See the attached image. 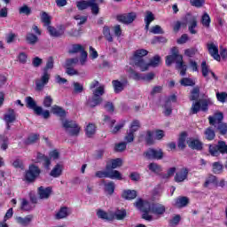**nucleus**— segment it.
<instances>
[{"label": "nucleus", "instance_id": "f257e3e1", "mask_svg": "<svg viewBox=\"0 0 227 227\" xmlns=\"http://www.w3.org/2000/svg\"><path fill=\"white\" fill-rule=\"evenodd\" d=\"M134 205L138 210L143 212L142 219H145V221H153V216L150 213L155 215H162L166 212V207L162 204H151L142 199H137Z\"/></svg>", "mask_w": 227, "mask_h": 227}, {"label": "nucleus", "instance_id": "f03ea898", "mask_svg": "<svg viewBox=\"0 0 227 227\" xmlns=\"http://www.w3.org/2000/svg\"><path fill=\"white\" fill-rule=\"evenodd\" d=\"M176 63V69L179 71L180 75L184 77L187 72V65L184 64V57L182 55H168L166 57L167 67H171Z\"/></svg>", "mask_w": 227, "mask_h": 227}, {"label": "nucleus", "instance_id": "7ed1b4c3", "mask_svg": "<svg viewBox=\"0 0 227 227\" xmlns=\"http://www.w3.org/2000/svg\"><path fill=\"white\" fill-rule=\"evenodd\" d=\"M148 55V51L145 49L137 50L134 52L133 63L135 67H137L141 72H146L148 70V65H146V61L144 57Z\"/></svg>", "mask_w": 227, "mask_h": 227}, {"label": "nucleus", "instance_id": "20e7f679", "mask_svg": "<svg viewBox=\"0 0 227 227\" xmlns=\"http://www.w3.org/2000/svg\"><path fill=\"white\" fill-rule=\"evenodd\" d=\"M25 101L27 104V107L28 109H32V111H34L35 114H36L37 116H43L44 120H48V118H51V112H49V110L43 111V108L42 106H37L36 101H35L33 98L27 97Z\"/></svg>", "mask_w": 227, "mask_h": 227}, {"label": "nucleus", "instance_id": "39448f33", "mask_svg": "<svg viewBox=\"0 0 227 227\" xmlns=\"http://www.w3.org/2000/svg\"><path fill=\"white\" fill-rule=\"evenodd\" d=\"M97 178H111V180H121V173L118 170H112L111 164H106V170L97 171L95 174Z\"/></svg>", "mask_w": 227, "mask_h": 227}, {"label": "nucleus", "instance_id": "423d86ee", "mask_svg": "<svg viewBox=\"0 0 227 227\" xmlns=\"http://www.w3.org/2000/svg\"><path fill=\"white\" fill-rule=\"evenodd\" d=\"M208 153L212 157H219V155L227 154V144L225 141L220 140L217 144L208 145Z\"/></svg>", "mask_w": 227, "mask_h": 227}, {"label": "nucleus", "instance_id": "0eeeda50", "mask_svg": "<svg viewBox=\"0 0 227 227\" xmlns=\"http://www.w3.org/2000/svg\"><path fill=\"white\" fill-rule=\"evenodd\" d=\"M76 6L78 10L81 11L90 8L93 15H98L99 8L98 4H97V0H81L76 2Z\"/></svg>", "mask_w": 227, "mask_h": 227}, {"label": "nucleus", "instance_id": "6e6552de", "mask_svg": "<svg viewBox=\"0 0 227 227\" xmlns=\"http://www.w3.org/2000/svg\"><path fill=\"white\" fill-rule=\"evenodd\" d=\"M144 157L147 160H162L164 159V152L160 148H149L144 152Z\"/></svg>", "mask_w": 227, "mask_h": 227}, {"label": "nucleus", "instance_id": "1a4fd4ad", "mask_svg": "<svg viewBox=\"0 0 227 227\" xmlns=\"http://www.w3.org/2000/svg\"><path fill=\"white\" fill-rule=\"evenodd\" d=\"M190 100L193 102L191 108L192 114H198L200 113V88L196 87L192 90Z\"/></svg>", "mask_w": 227, "mask_h": 227}, {"label": "nucleus", "instance_id": "9d476101", "mask_svg": "<svg viewBox=\"0 0 227 227\" xmlns=\"http://www.w3.org/2000/svg\"><path fill=\"white\" fill-rule=\"evenodd\" d=\"M62 127L66 129V131L68 132L70 136H79L80 128L77 125V122L68 120H61Z\"/></svg>", "mask_w": 227, "mask_h": 227}, {"label": "nucleus", "instance_id": "9b49d317", "mask_svg": "<svg viewBox=\"0 0 227 227\" xmlns=\"http://www.w3.org/2000/svg\"><path fill=\"white\" fill-rule=\"evenodd\" d=\"M40 176V168L35 165H31L25 173V180L27 182H35Z\"/></svg>", "mask_w": 227, "mask_h": 227}, {"label": "nucleus", "instance_id": "f8f14e48", "mask_svg": "<svg viewBox=\"0 0 227 227\" xmlns=\"http://www.w3.org/2000/svg\"><path fill=\"white\" fill-rule=\"evenodd\" d=\"M51 74L47 71H43L41 79L35 81V89L37 91H42L45 85L49 83Z\"/></svg>", "mask_w": 227, "mask_h": 227}, {"label": "nucleus", "instance_id": "ddd939ff", "mask_svg": "<svg viewBox=\"0 0 227 227\" xmlns=\"http://www.w3.org/2000/svg\"><path fill=\"white\" fill-rule=\"evenodd\" d=\"M114 91V93H121L123 90L129 86V80L127 78H123L121 81L120 80H114L112 82Z\"/></svg>", "mask_w": 227, "mask_h": 227}, {"label": "nucleus", "instance_id": "4468645a", "mask_svg": "<svg viewBox=\"0 0 227 227\" xmlns=\"http://www.w3.org/2000/svg\"><path fill=\"white\" fill-rule=\"evenodd\" d=\"M17 120V114H15L14 109H9L6 114L4 115V121L6 123V130H10L12 129V123H13Z\"/></svg>", "mask_w": 227, "mask_h": 227}, {"label": "nucleus", "instance_id": "2eb2a0df", "mask_svg": "<svg viewBox=\"0 0 227 227\" xmlns=\"http://www.w3.org/2000/svg\"><path fill=\"white\" fill-rule=\"evenodd\" d=\"M208 54L215 61H221V55H219V46L214 43H209L207 44Z\"/></svg>", "mask_w": 227, "mask_h": 227}, {"label": "nucleus", "instance_id": "dca6fc26", "mask_svg": "<svg viewBox=\"0 0 227 227\" xmlns=\"http://www.w3.org/2000/svg\"><path fill=\"white\" fill-rule=\"evenodd\" d=\"M223 120H224V114L223 112H216L214 115L208 117L209 125L213 127H217V125L223 123Z\"/></svg>", "mask_w": 227, "mask_h": 227}, {"label": "nucleus", "instance_id": "f3484780", "mask_svg": "<svg viewBox=\"0 0 227 227\" xmlns=\"http://www.w3.org/2000/svg\"><path fill=\"white\" fill-rule=\"evenodd\" d=\"M209 184H214L215 186L221 187L222 189L226 186V181L224 179H221L220 181H218L217 177L212 175L209 176L204 183V187H208Z\"/></svg>", "mask_w": 227, "mask_h": 227}, {"label": "nucleus", "instance_id": "a211bd4d", "mask_svg": "<svg viewBox=\"0 0 227 227\" xmlns=\"http://www.w3.org/2000/svg\"><path fill=\"white\" fill-rule=\"evenodd\" d=\"M136 17H137L136 12H129L127 14L118 15L117 20L122 24H132L133 20H136Z\"/></svg>", "mask_w": 227, "mask_h": 227}, {"label": "nucleus", "instance_id": "6ab92c4d", "mask_svg": "<svg viewBox=\"0 0 227 227\" xmlns=\"http://www.w3.org/2000/svg\"><path fill=\"white\" fill-rule=\"evenodd\" d=\"M171 102H176V95L169 96L165 101V105L163 106V109H164L163 113L165 116H170V114L173 113V107L171 106Z\"/></svg>", "mask_w": 227, "mask_h": 227}, {"label": "nucleus", "instance_id": "aec40b11", "mask_svg": "<svg viewBox=\"0 0 227 227\" xmlns=\"http://www.w3.org/2000/svg\"><path fill=\"white\" fill-rule=\"evenodd\" d=\"M37 193H38L40 200H49V198H51V194H52V187L40 186L37 189Z\"/></svg>", "mask_w": 227, "mask_h": 227}, {"label": "nucleus", "instance_id": "412c9836", "mask_svg": "<svg viewBox=\"0 0 227 227\" xmlns=\"http://www.w3.org/2000/svg\"><path fill=\"white\" fill-rule=\"evenodd\" d=\"M186 22L187 24H189V31L192 35H196V31L194 30L195 27H197L198 26V20H196V17L191 15V14H188L186 16Z\"/></svg>", "mask_w": 227, "mask_h": 227}, {"label": "nucleus", "instance_id": "4be33fe9", "mask_svg": "<svg viewBox=\"0 0 227 227\" xmlns=\"http://www.w3.org/2000/svg\"><path fill=\"white\" fill-rule=\"evenodd\" d=\"M16 223L20 224V226L27 227L31 224V222L33 221V215H27L25 217L22 216H17Z\"/></svg>", "mask_w": 227, "mask_h": 227}, {"label": "nucleus", "instance_id": "5701e85b", "mask_svg": "<svg viewBox=\"0 0 227 227\" xmlns=\"http://www.w3.org/2000/svg\"><path fill=\"white\" fill-rule=\"evenodd\" d=\"M208 106H212V99L210 98L200 99V111L208 113Z\"/></svg>", "mask_w": 227, "mask_h": 227}, {"label": "nucleus", "instance_id": "b1692460", "mask_svg": "<svg viewBox=\"0 0 227 227\" xmlns=\"http://www.w3.org/2000/svg\"><path fill=\"white\" fill-rule=\"evenodd\" d=\"M201 68V74L202 77L206 79V81H208L210 78L208 77V74H211L212 70L210 69V65L207 64V61H202L200 65Z\"/></svg>", "mask_w": 227, "mask_h": 227}, {"label": "nucleus", "instance_id": "393cba45", "mask_svg": "<svg viewBox=\"0 0 227 227\" xmlns=\"http://www.w3.org/2000/svg\"><path fill=\"white\" fill-rule=\"evenodd\" d=\"M47 31L49 32L51 36H54L55 38L62 36V35L65 34V30L63 28L56 29L51 25L47 27Z\"/></svg>", "mask_w": 227, "mask_h": 227}, {"label": "nucleus", "instance_id": "a878e982", "mask_svg": "<svg viewBox=\"0 0 227 227\" xmlns=\"http://www.w3.org/2000/svg\"><path fill=\"white\" fill-rule=\"evenodd\" d=\"M98 219H103L104 221H114V216L112 215V213H107L102 209H98L97 212Z\"/></svg>", "mask_w": 227, "mask_h": 227}, {"label": "nucleus", "instance_id": "bb28decb", "mask_svg": "<svg viewBox=\"0 0 227 227\" xmlns=\"http://www.w3.org/2000/svg\"><path fill=\"white\" fill-rule=\"evenodd\" d=\"M104 99L100 96H92L91 99H89L87 104L89 107H97V106H100Z\"/></svg>", "mask_w": 227, "mask_h": 227}, {"label": "nucleus", "instance_id": "cd10ccee", "mask_svg": "<svg viewBox=\"0 0 227 227\" xmlns=\"http://www.w3.org/2000/svg\"><path fill=\"white\" fill-rule=\"evenodd\" d=\"M112 215L114 216V219H116L117 221H123V219L127 217V210L124 208L116 209L112 213Z\"/></svg>", "mask_w": 227, "mask_h": 227}, {"label": "nucleus", "instance_id": "c85d7f7f", "mask_svg": "<svg viewBox=\"0 0 227 227\" xmlns=\"http://www.w3.org/2000/svg\"><path fill=\"white\" fill-rule=\"evenodd\" d=\"M121 196L124 200H136L137 198V192L135 190H124Z\"/></svg>", "mask_w": 227, "mask_h": 227}, {"label": "nucleus", "instance_id": "c756f323", "mask_svg": "<svg viewBox=\"0 0 227 227\" xmlns=\"http://www.w3.org/2000/svg\"><path fill=\"white\" fill-rule=\"evenodd\" d=\"M155 20V16L153 13L150 11H146L145 17V31H148L150 29V24Z\"/></svg>", "mask_w": 227, "mask_h": 227}, {"label": "nucleus", "instance_id": "7c9ffc66", "mask_svg": "<svg viewBox=\"0 0 227 227\" xmlns=\"http://www.w3.org/2000/svg\"><path fill=\"white\" fill-rule=\"evenodd\" d=\"M187 175H189V170L187 168H182L180 172H177L175 176L176 182H184L187 178Z\"/></svg>", "mask_w": 227, "mask_h": 227}, {"label": "nucleus", "instance_id": "2f4dec72", "mask_svg": "<svg viewBox=\"0 0 227 227\" xmlns=\"http://www.w3.org/2000/svg\"><path fill=\"white\" fill-rule=\"evenodd\" d=\"M187 205H189V198L178 197L176 199L175 207L177 208H183V207H187Z\"/></svg>", "mask_w": 227, "mask_h": 227}, {"label": "nucleus", "instance_id": "473e14b6", "mask_svg": "<svg viewBox=\"0 0 227 227\" xmlns=\"http://www.w3.org/2000/svg\"><path fill=\"white\" fill-rule=\"evenodd\" d=\"M51 113L57 116H59V118H65V116H67V111L56 105L51 107Z\"/></svg>", "mask_w": 227, "mask_h": 227}, {"label": "nucleus", "instance_id": "72a5a7b5", "mask_svg": "<svg viewBox=\"0 0 227 227\" xmlns=\"http://www.w3.org/2000/svg\"><path fill=\"white\" fill-rule=\"evenodd\" d=\"M37 160H38V162H43L44 168H46V169H49V167L51 166V159L49 157L44 156L41 153H38Z\"/></svg>", "mask_w": 227, "mask_h": 227}, {"label": "nucleus", "instance_id": "f704fd0d", "mask_svg": "<svg viewBox=\"0 0 227 227\" xmlns=\"http://www.w3.org/2000/svg\"><path fill=\"white\" fill-rule=\"evenodd\" d=\"M200 22L203 26V27H206L208 29L210 27V22H212V20L210 19V15L208 13L204 12L203 15L201 16Z\"/></svg>", "mask_w": 227, "mask_h": 227}, {"label": "nucleus", "instance_id": "c9c22d12", "mask_svg": "<svg viewBox=\"0 0 227 227\" xmlns=\"http://www.w3.org/2000/svg\"><path fill=\"white\" fill-rule=\"evenodd\" d=\"M61 173H63V168L61 167V165L57 164L51 171L50 175L51 176H52L53 178H58L59 176H61Z\"/></svg>", "mask_w": 227, "mask_h": 227}, {"label": "nucleus", "instance_id": "e433bc0d", "mask_svg": "<svg viewBox=\"0 0 227 227\" xmlns=\"http://www.w3.org/2000/svg\"><path fill=\"white\" fill-rule=\"evenodd\" d=\"M204 135L207 141H214L215 139V130L212 127L206 129Z\"/></svg>", "mask_w": 227, "mask_h": 227}, {"label": "nucleus", "instance_id": "4c0bfd02", "mask_svg": "<svg viewBox=\"0 0 227 227\" xmlns=\"http://www.w3.org/2000/svg\"><path fill=\"white\" fill-rule=\"evenodd\" d=\"M215 132H218L220 136H226L227 134V123L222 122L220 124H217L215 127Z\"/></svg>", "mask_w": 227, "mask_h": 227}, {"label": "nucleus", "instance_id": "58836bf2", "mask_svg": "<svg viewBox=\"0 0 227 227\" xmlns=\"http://www.w3.org/2000/svg\"><path fill=\"white\" fill-rule=\"evenodd\" d=\"M160 64V56L156 55L153 59H151L149 63H146L147 65V70L150 68V67H153V68H156Z\"/></svg>", "mask_w": 227, "mask_h": 227}, {"label": "nucleus", "instance_id": "ea45409f", "mask_svg": "<svg viewBox=\"0 0 227 227\" xmlns=\"http://www.w3.org/2000/svg\"><path fill=\"white\" fill-rule=\"evenodd\" d=\"M87 137H93L95 136V132H97V127L95 124L90 123L85 129Z\"/></svg>", "mask_w": 227, "mask_h": 227}, {"label": "nucleus", "instance_id": "a19ab883", "mask_svg": "<svg viewBox=\"0 0 227 227\" xmlns=\"http://www.w3.org/2000/svg\"><path fill=\"white\" fill-rule=\"evenodd\" d=\"M106 164H110V169L112 171H114V169H116V168H121L123 161H121V159L117 158L115 160H111V162L106 163Z\"/></svg>", "mask_w": 227, "mask_h": 227}, {"label": "nucleus", "instance_id": "79ce46f5", "mask_svg": "<svg viewBox=\"0 0 227 227\" xmlns=\"http://www.w3.org/2000/svg\"><path fill=\"white\" fill-rule=\"evenodd\" d=\"M55 217L56 219H65V217H68V207H61L55 215Z\"/></svg>", "mask_w": 227, "mask_h": 227}, {"label": "nucleus", "instance_id": "37998d69", "mask_svg": "<svg viewBox=\"0 0 227 227\" xmlns=\"http://www.w3.org/2000/svg\"><path fill=\"white\" fill-rule=\"evenodd\" d=\"M148 169L152 173L159 174L162 171V167L155 162H152L148 165Z\"/></svg>", "mask_w": 227, "mask_h": 227}, {"label": "nucleus", "instance_id": "c03bdc74", "mask_svg": "<svg viewBox=\"0 0 227 227\" xmlns=\"http://www.w3.org/2000/svg\"><path fill=\"white\" fill-rule=\"evenodd\" d=\"M213 173H215V175H221V173H223V163H221V161H215L213 163Z\"/></svg>", "mask_w": 227, "mask_h": 227}, {"label": "nucleus", "instance_id": "a18cd8bd", "mask_svg": "<svg viewBox=\"0 0 227 227\" xmlns=\"http://www.w3.org/2000/svg\"><path fill=\"white\" fill-rule=\"evenodd\" d=\"M20 209L23 210V212H29L30 210H33V207L31 206L29 201H27V200L22 199Z\"/></svg>", "mask_w": 227, "mask_h": 227}, {"label": "nucleus", "instance_id": "49530a36", "mask_svg": "<svg viewBox=\"0 0 227 227\" xmlns=\"http://www.w3.org/2000/svg\"><path fill=\"white\" fill-rule=\"evenodd\" d=\"M187 145L192 150H200V140L198 139L190 138L187 140Z\"/></svg>", "mask_w": 227, "mask_h": 227}, {"label": "nucleus", "instance_id": "de8ad7c7", "mask_svg": "<svg viewBox=\"0 0 227 227\" xmlns=\"http://www.w3.org/2000/svg\"><path fill=\"white\" fill-rule=\"evenodd\" d=\"M185 139H187V133H181L178 140V148H180V150H184L185 148Z\"/></svg>", "mask_w": 227, "mask_h": 227}, {"label": "nucleus", "instance_id": "09e8293b", "mask_svg": "<svg viewBox=\"0 0 227 227\" xmlns=\"http://www.w3.org/2000/svg\"><path fill=\"white\" fill-rule=\"evenodd\" d=\"M54 68V58L49 57L46 61V66L43 68V72H49Z\"/></svg>", "mask_w": 227, "mask_h": 227}, {"label": "nucleus", "instance_id": "8fccbe9b", "mask_svg": "<svg viewBox=\"0 0 227 227\" xmlns=\"http://www.w3.org/2000/svg\"><path fill=\"white\" fill-rule=\"evenodd\" d=\"M27 42L30 45H35L38 42V36H36L33 33H27Z\"/></svg>", "mask_w": 227, "mask_h": 227}, {"label": "nucleus", "instance_id": "3c124183", "mask_svg": "<svg viewBox=\"0 0 227 227\" xmlns=\"http://www.w3.org/2000/svg\"><path fill=\"white\" fill-rule=\"evenodd\" d=\"M106 93V86L100 85L92 91V95L95 97H102Z\"/></svg>", "mask_w": 227, "mask_h": 227}, {"label": "nucleus", "instance_id": "603ef678", "mask_svg": "<svg viewBox=\"0 0 227 227\" xmlns=\"http://www.w3.org/2000/svg\"><path fill=\"white\" fill-rule=\"evenodd\" d=\"M82 51H85L82 45L74 44L72 46V50L69 51V54H77V52H81V54H82Z\"/></svg>", "mask_w": 227, "mask_h": 227}, {"label": "nucleus", "instance_id": "864d4df0", "mask_svg": "<svg viewBox=\"0 0 227 227\" xmlns=\"http://www.w3.org/2000/svg\"><path fill=\"white\" fill-rule=\"evenodd\" d=\"M103 35L107 42H114L113 35H111V29L109 27H103Z\"/></svg>", "mask_w": 227, "mask_h": 227}, {"label": "nucleus", "instance_id": "5fc2aeb1", "mask_svg": "<svg viewBox=\"0 0 227 227\" xmlns=\"http://www.w3.org/2000/svg\"><path fill=\"white\" fill-rule=\"evenodd\" d=\"M51 16H49L47 12L42 13L41 20L43 23H44V26H46V27H49V26H51Z\"/></svg>", "mask_w": 227, "mask_h": 227}, {"label": "nucleus", "instance_id": "6e6d98bb", "mask_svg": "<svg viewBox=\"0 0 227 227\" xmlns=\"http://www.w3.org/2000/svg\"><path fill=\"white\" fill-rule=\"evenodd\" d=\"M140 127H141V124L139 123V121L135 120L132 121L129 130L130 132H133L134 134L135 132H137V130H139Z\"/></svg>", "mask_w": 227, "mask_h": 227}, {"label": "nucleus", "instance_id": "4d7b16f0", "mask_svg": "<svg viewBox=\"0 0 227 227\" xmlns=\"http://www.w3.org/2000/svg\"><path fill=\"white\" fill-rule=\"evenodd\" d=\"M176 172V168L173 167L168 168L166 174H161L160 176L163 179H168L169 178V176H173V175H175Z\"/></svg>", "mask_w": 227, "mask_h": 227}, {"label": "nucleus", "instance_id": "13d9d810", "mask_svg": "<svg viewBox=\"0 0 227 227\" xmlns=\"http://www.w3.org/2000/svg\"><path fill=\"white\" fill-rule=\"evenodd\" d=\"M181 86H194L196 84L191 78H183L180 81Z\"/></svg>", "mask_w": 227, "mask_h": 227}, {"label": "nucleus", "instance_id": "bf43d9fd", "mask_svg": "<svg viewBox=\"0 0 227 227\" xmlns=\"http://www.w3.org/2000/svg\"><path fill=\"white\" fill-rule=\"evenodd\" d=\"M105 191L109 194H113L114 192V184L113 182L105 184Z\"/></svg>", "mask_w": 227, "mask_h": 227}, {"label": "nucleus", "instance_id": "052dcab7", "mask_svg": "<svg viewBox=\"0 0 227 227\" xmlns=\"http://www.w3.org/2000/svg\"><path fill=\"white\" fill-rule=\"evenodd\" d=\"M182 221V217L180 215H176L172 219L169 221L170 226H178V223Z\"/></svg>", "mask_w": 227, "mask_h": 227}, {"label": "nucleus", "instance_id": "680f3d73", "mask_svg": "<svg viewBox=\"0 0 227 227\" xmlns=\"http://www.w3.org/2000/svg\"><path fill=\"white\" fill-rule=\"evenodd\" d=\"M13 168L24 169V163L22 162V160L17 158L12 161Z\"/></svg>", "mask_w": 227, "mask_h": 227}, {"label": "nucleus", "instance_id": "e2e57ef3", "mask_svg": "<svg viewBox=\"0 0 227 227\" xmlns=\"http://www.w3.org/2000/svg\"><path fill=\"white\" fill-rule=\"evenodd\" d=\"M82 33V29L79 28H73L68 32L69 36H74L75 38H77L78 36H80Z\"/></svg>", "mask_w": 227, "mask_h": 227}, {"label": "nucleus", "instance_id": "0e129e2a", "mask_svg": "<svg viewBox=\"0 0 227 227\" xmlns=\"http://www.w3.org/2000/svg\"><path fill=\"white\" fill-rule=\"evenodd\" d=\"M216 98H217L218 102H222V104H224V102H226L227 93L226 92H217Z\"/></svg>", "mask_w": 227, "mask_h": 227}, {"label": "nucleus", "instance_id": "69168bd1", "mask_svg": "<svg viewBox=\"0 0 227 227\" xmlns=\"http://www.w3.org/2000/svg\"><path fill=\"white\" fill-rule=\"evenodd\" d=\"M147 145H153V131L148 130L145 136Z\"/></svg>", "mask_w": 227, "mask_h": 227}, {"label": "nucleus", "instance_id": "338daca9", "mask_svg": "<svg viewBox=\"0 0 227 227\" xmlns=\"http://www.w3.org/2000/svg\"><path fill=\"white\" fill-rule=\"evenodd\" d=\"M77 63H79V59L74 58V59H67L66 60V67H75V65H77Z\"/></svg>", "mask_w": 227, "mask_h": 227}, {"label": "nucleus", "instance_id": "774afa93", "mask_svg": "<svg viewBox=\"0 0 227 227\" xmlns=\"http://www.w3.org/2000/svg\"><path fill=\"white\" fill-rule=\"evenodd\" d=\"M52 102H54V99H52V97L46 96L44 97L43 106H44L45 107H51V106H52Z\"/></svg>", "mask_w": 227, "mask_h": 227}]
</instances>
